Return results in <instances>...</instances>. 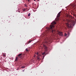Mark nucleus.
<instances>
[{"mask_svg": "<svg viewBox=\"0 0 76 76\" xmlns=\"http://www.w3.org/2000/svg\"><path fill=\"white\" fill-rule=\"evenodd\" d=\"M56 24V22L55 21H53L50 25L49 27H48L46 28V31L43 34H42L41 35V37H44V36H48V35L49 36V34H50V32L53 34L51 37L50 36L48 37L47 36L46 37L45 39V42L46 43H48V42H49L51 41V38H53V36L54 35V33L56 32L55 30L54 29V25Z\"/></svg>", "mask_w": 76, "mask_h": 76, "instance_id": "nucleus-1", "label": "nucleus"}, {"mask_svg": "<svg viewBox=\"0 0 76 76\" xmlns=\"http://www.w3.org/2000/svg\"><path fill=\"white\" fill-rule=\"evenodd\" d=\"M22 53H20L19 54L18 56V57H16V58L15 60V61H17L19 60V58H22Z\"/></svg>", "mask_w": 76, "mask_h": 76, "instance_id": "nucleus-2", "label": "nucleus"}, {"mask_svg": "<svg viewBox=\"0 0 76 76\" xmlns=\"http://www.w3.org/2000/svg\"><path fill=\"white\" fill-rule=\"evenodd\" d=\"M37 59L38 61H39V60H41V58L39 57H40V55L39 54L38 52L37 53Z\"/></svg>", "mask_w": 76, "mask_h": 76, "instance_id": "nucleus-3", "label": "nucleus"}, {"mask_svg": "<svg viewBox=\"0 0 76 76\" xmlns=\"http://www.w3.org/2000/svg\"><path fill=\"white\" fill-rule=\"evenodd\" d=\"M61 13V12H59V13L57 15V18L56 19V20H59V18H60V16L61 15L60 14Z\"/></svg>", "mask_w": 76, "mask_h": 76, "instance_id": "nucleus-4", "label": "nucleus"}, {"mask_svg": "<svg viewBox=\"0 0 76 76\" xmlns=\"http://www.w3.org/2000/svg\"><path fill=\"white\" fill-rule=\"evenodd\" d=\"M70 23L71 25H73V26H74V25H75V22L74 21L72 20L71 21Z\"/></svg>", "mask_w": 76, "mask_h": 76, "instance_id": "nucleus-5", "label": "nucleus"}, {"mask_svg": "<svg viewBox=\"0 0 76 76\" xmlns=\"http://www.w3.org/2000/svg\"><path fill=\"white\" fill-rule=\"evenodd\" d=\"M66 26L68 29H69V28H72V26H71V25L69 24V23L67 24Z\"/></svg>", "mask_w": 76, "mask_h": 76, "instance_id": "nucleus-6", "label": "nucleus"}, {"mask_svg": "<svg viewBox=\"0 0 76 76\" xmlns=\"http://www.w3.org/2000/svg\"><path fill=\"white\" fill-rule=\"evenodd\" d=\"M58 34L60 36H63V33H62L61 32L59 31L58 33Z\"/></svg>", "mask_w": 76, "mask_h": 76, "instance_id": "nucleus-7", "label": "nucleus"}, {"mask_svg": "<svg viewBox=\"0 0 76 76\" xmlns=\"http://www.w3.org/2000/svg\"><path fill=\"white\" fill-rule=\"evenodd\" d=\"M72 8H76V5H74V4H73L72 5Z\"/></svg>", "mask_w": 76, "mask_h": 76, "instance_id": "nucleus-8", "label": "nucleus"}, {"mask_svg": "<svg viewBox=\"0 0 76 76\" xmlns=\"http://www.w3.org/2000/svg\"><path fill=\"white\" fill-rule=\"evenodd\" d=\"M69 33L68 32V34H66V33H65L64 34V36L65 37H66V36H68V37H69Z\"/></svg>", "mask_w": 76, "mask_h": 76, "instance_id": "nucleus-9", "label": "nucleus"}, {"mask_svg": "<svg viewBox=\"0 0 76 76\" xmlns=\"http://www.w3.org/2000/svg\"><path fill=\"white\" fill-rule=\"evenodd\" d=\"M32 40H29L27 42V44H29V43H31V42H32Z\"/></svg>", "mask_w": 76, "mask_h": 76, "instance_id": "nucleus-10", "label": "nucleus"}, {"mask_svg": "<svg viewBox=\"0 0 76 76\" xmlns=\"http://www.w3.org/2000/svg\"><path fill=\"white\" fill-rule=\"evenodd\" d=\"M44 47L45 49H46V51H47V46H45V45H44Z\"/></svg>", "mask_w": 76, "mask_h": 76, "instance_id": "nucleus-11", "label": "nucleus"}, {"mask_svg": "<svg viewBox=\"0 0 76 76\" xmlns=\"http://www.w3.org/2000/svg\"><path fill=\"white\" fill-rule=\"evenodd\" d=\"M30 15H31V13H29L28 14V16H30Z\"/></svg>", "mask_w": 76, "mask_h": 76, "instance_id": "nucleus-12", "label": "nucleus"}, {"mask_svg": "<svg viewBox=\"0 0 76 76\" xmlns=\"http://www.w3.org/2000/svg\"><path fill=\"white\" fill-rule=\"evenodd\" d=\"M45 54V52H44L43 53H42V55H44V54Z\"/></svg>", "mask_w": 76, "mask_h": 76, "instance_id": "nucleus-13", "label": "nucleus"}, {"mask_svg": "<svg viewBox=\"0 0 76 76\" xmlns=\"http://www.w3.org/2000/svg\"><path fill=\"white\" fill-rule=\"evenodd\" d=\"M26 51H29V50H28V49H27V48L26 49Z\"/></svg>", "mask_w": 76, "mask_h": 76, "instance_id": "nucleus-14", "label": "nucleus"}, {"mask_svg": "<svg viewBox=\"0 0 76 76\" xmlns=\"http://www.w3.org/2000/svg\"><path fill=\"white\" fill-rule=\"evenodd\" d=\"M25 10H26L25 9H23V11L25 12Z\"/></svg>", "mask_w": 76, "mask_h": 76, "instance_id": "nucleus-15", "label": "nucleus"}, {"mask_svg": "<svg viewBox=\"0 0 76 76\" xmlns=\"http://www.w3.org/2000/svg\"><path fill=\"white\" fill-rule=\"evenodd\" d=\"M25 7H27V5L26 4H25Z\"/></svg>", "mask_w": 76, "mask_h": 76, "instance_id": "nucleus-16", "label": "nucleus"}, {"mask_svg": "<svg viewBox=\"0 0 76 76\" xmlns=\"http://www.w3.org/2000/svg\"><path fill=\"white\" fill-rule=\"evenodd\" d=\"M25 66H23V67H21V68H25Z\"/></svg>", "mask_w": 76, "mask_h": 76, "instance_id": "nucleus-17", "label": "nucleus"}, {"mask_svg": "<svg viewBox=\"0 0 76 76\" xmlns=\"http://www.w3.org/2000/svg\"><path fill=\"white\" fill-rule=\"evenodd\" d=\"M32 6H34V4H32Z\"/></svg>", "mask_w": 76, "mask_h": 76, "instance_id": "nucleus-18", "label": "nucleus"}, {"mask_svg": "<svg viewBox=\"0 0 76 76\" xmlns=\"http://www.w3.org/2000/svg\"><path fill=\"white\" fill-rule=\"evenodd\" d=\"M3 56H5V54H4V55H3Z\"/></svg>", "mask_w": 76, "mask_h": 76, "instance_id": "nucleus-19", "label": "nucleus"}, {"mask_svg": "<svg viewBox=\"0 0 76 76\" xmlns=\"http://www.w3.org/2000/svg\"><path fill=\"white\" fill-rule=\"evenodd\" d=\"M34 57H36V56H35V55H34Z\"/></svg>", "mask_w": 76, "mask_h": 76, "instance_id": "nucleus-20", "label": "nucleus"}, {"mask_svg": "<svg viewBox=\"0 0 76 76\" xmlns=\"http://www.w3.org/2000/svg\"><path fill=\"white\" fill-rule=\"evenodd\" d=\"M64 20H64H65L64 19V20Z\"/></svg>", "mask_w": 76, "mask_h": 76, "instance_id": "nucleus-21", "label": "nucleus"}, {"mask_svg": "<svg viewBox=\"0 0 76 76\" xmlns=\"http://www.w3.org/2000/svg\"><path fill=\"white\" fill-rule=\"evenodd\" d=\"M43 57H45V56H43Z\"/></svg>", "mask_w": 76, "mask_h": 76, "instance_id": "nucleus-22", "label": "nucleus"}, {"mask_svg": "<svg viewBox=\"0 0 76 76\" xmlns=\"http://www.w3.org/2000/svg\"><path fill=\"white\" fill-rule=\"evenodd\" d=\"M34 0V1H35V0Z\"/></svg>", "mask_w": 76, "mask_h": 76, "instance_id": "nucleus-23", "label": "nucleus"}]
</instances>
